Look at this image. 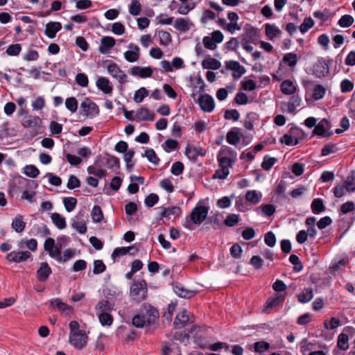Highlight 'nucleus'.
<instances>
[{
    "label": "nucleus",
    "instance_id": "nucleus-1",
    "mask_svg": "<svg viewBox=\"0 0 355 355\" xmlns=\"http://www.w3.org/2000/svg\"><path fill=\"white\" fill-rule=\"evenodd\" d=\"M216 159L219 168L215 171L212 178L225 180L230 174V168L234 166L237 160V153L229 146H222Z\"/></svg>",
    "mask_w": 355,
    "mask_h": 355
},
{
    "label": "nucleus",
    "instance_id": "nucleus-2",
    "mask_svg": "<svg viewBox=\"0 0 355 355\" xmlns=\"http://www.w3.org/2000/svg\"><path fill=\"white\" fill-rule=\"evenodd\" d=\"M148 295V287L144 279H134L130 287V297L132 300L140 302L145 300Z\"/></svg>",
    "mask_w": 355,
    "mask_h": 355
},
{
    "label": "nucleus",
    "instance_id": "nucleus-3",
    "mask_svg": "<svg viewBox=\"0 0 355 355\" xmlns=\"http://www.w3.org/2000/svg\"><path fill=\"white\" fill-rule=\"evenodd\" d=\"M99 107L96 103L89 98H85L80 103V114L89 119L98 116Z\"/></svg>",
    "mask_w": 355,
    "mask_h": 355
},
{
    "label": "nucleus",
    "instance_id": "nucleus-4",
    "mask_svg": "<svg viewBox=\"0 0 355 355\" xmlns=\"http://www.w3.org/2000/svg\"><path fill=\"white\" fill-rule=\"evenodd\" d=\"M44 249L51 258L58 261L61 253L62 245L60 243L56 244L54 239L49 237L44 241Z\"/></svg>",
    "mask_w": 355,
    "mask_h": 355
},
{
    "label": "nucleus",
    "instance_id": "nucleus-5",
    "mask_svg": "<svg viewBox=\"0 0 355 355\" xmlns=\"http://www.w3.org/2000/svg\"><path fill=\"white\" fill-rule=\"evenodd\" d=\"M88 337L84 331L69 334V342L76 349H83L87 343Z\"/></svg>",
    "mask_w": 355,
    "mask_h": 355
},
{
    "label": "nucleus",
    "instance_id": "nucleus-6",
    "mask_svg": "<svg viewBox=\"0 0 355 355\" xmlns=\"http://www.w3.org/2000/svg\"><path fill=\"white\" fill-rule=\"evenodd\" d=\"M156 209L159 214V219H162L164 218L171 219L172 217L176 218H179L182 214V210L178 206H171L168 207L161 206L157 207Z\"/></svg>",
    "mask_w": 355,
    "mask_h": 355
},
{
    "label": "nucleus",
    "instance_id": "nucleus-7",
    "mask_svg": "<svg viewBox=\"0 0 355 355\" xmlns=\"http://www.w3.org/2000/svg\"><path fill=\"white\" fill-rule=\"evenodd\" d=\"M285 294L275 293L268 297L265 303L263 312L266 314L270 313L273 309L276 308L279 304L284 302L285 300Z\"/></svg>",
    "mask_w": 355,
    "mask_h": 355
},
{
    "label": "nucleus",
    "instance_id": "nucleus-8",
    "mask_svg": "<svg viewBox=\"0 0 355 355\" xmlns=\"http://www.w3.org/2000/svg\"><path fill=\"white\" fill-rule=\"evenodd\" d=\"M108 73L118 82L123 85L128 82V76L122 71L119 67L114 62L109 64L107 67Z\"/></svg>",
    "mask_w": 355,
    "mask_h": 355
},
{
    "label": "nucleus",
    "instance_id": "nucleus-9",
    "mask_svg": "<svg viewBox=\"0 0 355 355\" xmlns=\"http://www.w3.org/2000/svg\"><path fill=\"white\" fill-rule=\"evenodd\" d=\"M209 209L206 206L195 207L190 214L191 220L195 224L200 225L207 216Z\"/></svg>",
    "mask_w": 355,
    "mask_h": 355
},
{
    "label": "nucleus",
    "instance_id": "nucleus-10",
    "mask_svg": "<svg viewBox=\"0 0 355 355\" xmlns=\"http://www.w3.org/2000/svg\"><path fill=\"white\" fill-rule=\"evenodd\" d=\"M50 307L58 311L61 314L66 316H70L73 313V306L62 302L58 298L50 300Z\"/></svg>",
    "mask_w": 355,
    "mask_h": 355
},
{
    "label": "nucleus",
    "instance_id": "nucleus-11",
    "mask_svg": "<svg viewBox=\"0 0 355 355\" xmlns=\"http://www.w3.org/2000/svg\"><path fill=\"white\" fill-rule=\"evenodd\" d=\"M331 129L330 122L323 119L315 127L313 134L322 137H329L334 132Z\"/></svg>",
    "mask_w": 355,
    "mask_h": 355
},
{
    "label": "nucleus",
    "instance_id": "nucleus-12",
    "mask_svg": "<svg viewBox=\"0 0 355 355\" xmlns=\"http://www.w3.org/2000/svg\"><path fill=\"white\" fill-rule=\"evenodd\" d=\"M198 103L200 109L206 112H211L215 108L214 99L208 94L200 95L198 98Z\"/></svg>",
    "mask_w": 355,
    "mask_h": 355
},
{
    "label": "nucleus",
    "instance_id": "nucleus-13",
    "mask_svg": "<svg viewBox=\"0 0 355 355\" xmlns=\"http://www.w3.org/2000/svg\"><path fill=\"white\" fill-rule=\"evenodd\" d=\"M140 313L145 316L146 321L148 324H153L159 317L157 310L148 304H143Z\"/></svg>",
    "mask_w": 355,
    "mask_h": 355
},
{
    "label": "nucleus",
    "instance_id": "nucleus-14",
    "mask_svg": "<svg viewBox=\"0 0 355 355\" xmlns=\"http://www.w3.org/2000/svg\"><path fill=\"white\" fill-rule=\"evenodd\" d=\"M312 71L317 78H323L329 72V64L323 58H320L313 65Z\"/></svg>",
    "mask_w": 355,
    "mask_h": 355
},
{
    "label": "nucleus",
    "instance_id": "nucleus-15",
    "mask_svg": "<svg viewBox=\"0 0 355 355\" xmlns=\"http://www.w3.org/2000/svg\"><path fill=\"white\" fill-rule=\"evenodd\" d=\"M31 257V253L28 251H12L8 253L6 257L9 263H21L26 261Z\"/></svg>",
    "mask_w": 355,
    "mask_h": 355
},
{
    "label": "nucleus",
    "instance_id": "nucleus-16",
    "mask_svg": "<svg viewBox=\"0 0 355 355\" xmlns=\"http://www.w3.org/2000/svg\"><path fill=\"white\" fill-rule=\"evenodd\" d=\"M225 67L227 69L232 71V76L235 80L239 79L245 73V67L237 61H226Z\"/></svg>",
    "mask_w": 355,
    "mask_h": 355
},
{
    "label": "nucleus",
    "instance_id": "nucleus-17",
    "mask_svg": "<svg viewBox=\"0 0 355 355\" xmlns=\"http://www.w3.org/2000/svg\"><path fill=\"white\" fill-rule=\"evenodd\" d=\"M207 150L200 146L187 145L185 148V155L190 160H196L198 156L204 157Z\"/></svg>",
    "mask_w": 355,
    "mask_h": 355
},
{
    "label": "nucleus",
    "instance_id": "nucleus-18",
    "mask_svg": "<svg viewBox=\"0 0 355 355\" xmlns=\"http://www.w3.org/2000/svg\"><path fill=\"white\" fill-rule=\"evenodd\" d=\"M102 161L96 159L92 165L87 167V173L98 178H105L107 175V171L102 167Z\"/></svg>",
    "mask_w": 355,
    "mask_h": 355
},
{
    "label": "nucleus",
    "instance_id": "nucleus-19",
    "mask_svg": "<svg viewBox=\"0 0 355 355\" xmlns=\"http://www.w3.org/2000/svg\"><path fill=\"white\" fill-rule=\"evenodd\" d=\"M193 316L190 317L189 312L183 309L180 312H179L173 322V324L177 328H182L186 326L188 323L193 322L192 320Z\"/></svg>",
    "mask_w": 355,
    "mask_h": 355
},
{
    "label": "nucleus",
    "instance_id": "nucleus-20",
    "mask_svg": "<svg viewBox=\"0 0 355 355\" xmlns=\"http://www.w3.org/2000/svg\"><path fill=\"white\" fill-rule=\"evenodd\" d=\"M96 87L105 94L112 95L113 86L110 80L106 77H98L96 82Z\"/></svg>",
    "mask_w": 355,
    "mask_h": 355
},
{
    "label": "nucleus",
    "instance_id": "nucleus-21",
    "mask_svg": "<svg viewBox=\"0 0 355 355\" xmlns=\"http://www.w3.org/2000/svg\"><path fill=\"white\" fill-rule=\"evenodd\" d=\"M42 124V119L37 116L27 115L21 120V125L24 128H36Z\"/></svg>",
    "mask_w": 355,
    "mask_h": 355
},
{
    "label": "nucleus",
    "instance_id": "nucleus-22",
    "mask_svg": "<svg viewBox=\"0 0 355 355\" xmlns=\"http://www.w3.org/2000/svg\"><path fill=\"white\" fill-rule=\"evenodd\" d=\"M71 226L80 234H83L87 232V227L83 215H77L71 219Z\"/></svg>",
    "mask_w": 355,
    "mask_h": 355
},
{
    "label": "nucleus",
    "instance_id": "nucleus-23",
    "mask_svg": "<svg viewBox=\"0 0 355 355\" xmlns=\"http://www.w3.org/2000/svg\"><path fill=\"white\" fill-rule=\"evenodd\" d=\"M264 26L265 33L268 40L274 41L275 38L280 37L282 31L277 26L271 24H266Z\"/></svg>",
    "mask_w": 355,
    "mask_h": 355
},
{
    "label": "nucleus",
    "instance_id": "nucleus-24",
    "mask_svg": "<svg viewBox=\"0 0 355 355\" xmlns=\"http://www.w3.org/2000/svg\"><path fill=\"white\" fill-rule=\"evenodd\" d=\"M135 119L139 121H153L155 119V114L148 108L142 107L136 112Z\"/></svg>",
    "mask_w": 355,
    "mask_h": 355
},
{
    "label": "nucleus",
    "instance_id": "nucleus-25",
    "mask_svg": "<svg viewBox=\"0 0 355 355\" xmlns=\"http://www.w3.org/2000/svg\"><path fill=\"white\" fill-rule=\"evenodd\" d=\"M131 74L141 78H146L152 76L153 69L150 67H141L136 66L131 69Z\"/></svg>",
    "mask_w": 355,
    "mask_h": 355
},
{
    "label": "nucleus",
    "instance_id": "nucleus-26",
    "mask_svg": "<svg viewBox=\"0 0 355 355\" xmlns=\"http://www.w3.org/2000/svg\"><path fill=\"white\" fill-rule=\"evenodd\" d=\"M223 35L220 31L212 32L210 35L206 36L202 40V44H214L223 42Z\"/></svg>",
    "mask_w": 355,
    "mask_h": 355
},
{
    "label": "nucleus",
    "instance_id": "nucleus-27",
    "mask_svg": "<svg viewBox=\"0 0 355 355\" xmlns=\"http://www.w3.org/2000/svg\"><path fill=\"white\" fill-rule=\"evenodd\" d=\"M26 223L24 220V216L21 214H17L12 219L11 227L17 232L21 233L26 228Z\"/></svg>",
    "mask_w": 355,
    "mask_h": 355
},
{
    "label": "nucleus",
    "instance_id": "nucleus-28",
    "mask_svg": "<svg viewBox=\"0 0 355 355\" xmlns=\"http://www.w3.org/2000/svg\"><path fill=\"white\" fill-rule=\"evenodd\" d=\"M62 25L60 22L51 21L46 24L45 28V34L49 38L55 37L56 33L60 31Z\"/></svg>",
    "mask_w": 355,
    "mask_h": 355
},
{
    "label": "nucleus",
    "instance_id": "nucleus-29",
    "mask_svg": "<svg viewBox=\"0 0 355 355\" xmlns=\"http://www.w3.org/2000/svg\"><path fill=\"white\" fill-rule=\"evenodd\" d=\"M301 103L302 98L298 94L292 95L287 104V112L295 114L296 109L301 105Z\"/></svg>",
    "mask_w": 355,
    "mask_h": 355
},
{
    "label": "nucleus",
    "instance_id": "nucleus-30",
    "mask_svg": "<svg viewBox=\"0 0 355 355\" xmlns=\"http://www.w3.org/2000/svg\"><path fill=\"white\" fill-rule=\"evenodd\" d=\"M261 193L256 190L248 191L245 196L246 201H248V202H249L251 205H255L258 204L261 201Z\"/></svg>",
    "mask_w": 355,
    "mask_h": 355
},
{
    "label": "nucleus",
    "instance_id": "nucleus-31",
    "mask_svg": "<svg viewBox=\"0 0 355 355\" xmlns=\"http://www.w3.org/2000/svg\"><path fill=\"white\" fill-rule=\"evenodd\" d=\"M112 309L113 304L106 300L99 301L95 306V312L96 315L107 313Z\"/></svg>",
    "mask_w": 355,
    "mask_h": 355
},
{
    "label": "nucleus",
    "instance_id": "nucleus-32",
    "mask_svg": "<svg viewBox=\"0 0 355 355\" xmlns=\"http://www.w3.org/2000/svg\"><path fill=\"white\" fill-rule=\"evenodd\" d=\"M51 268L46 262H42L37 271V277L40 281H45L51 274Z\"/></svg>",
    "mask_w": 355,
    "mask_h": 355
},
{
    "label": "nucleus",
    "instance_id": "nucleus-33",
    "mask_svg": "<svg viewBox=\"0 0 355 355\" xmlns=\"http://www.w3.org/2000/svg\"><path fill=\"white\" fill-rule=\"evenodd\" d=\"M280 87L282 92L286 95H293L297 90L296 86L290 80H284L281 83Z\"/></svg>",
    "mask_w": 355,
    "mask_h": 355
},
{
    "label": "nucleus",
    "instance_id": "nucleus-34",
    "mask_svg": "<svg viewBox=\"0 0 355 355\" xmlns=\"http://www.w3.org/2000/svg\"><path fill=\"white\" fill-rule=\"evenodd\" d=\"M173 291L178 296L183 298H191L194 295L193 291L185 288L180 284L174 286Z\"/></svg>",
    "mask_w": 355,
    "mask_h": 355
},
{
    "label": "nucleus",
    "instance_id": "nucleus-35",
    "mask_svg": "<svg viewBox=\"0 0 355 355\" xmlns=\"http://www.w3.org/2000/svg\"><path fill=\"white\" fill-rule=\"evenodd\" d=\"M318 347H321V346L318 347L316 343L309 342L307 339H304L300 344V350L303 355H309L310 352Z\"/></svg>",
    "mask_w": 355,
    "mask_h": 355
},
{
    "label": "nucleus",
    "instance_id": "nucleus-36",
    "mask_svg": "<svg viewBox=\"0 0 355 355\" xmlns=\"http://www.w3.org/2000/svg\"><path fill=\"white\" fill-rule=\"evenodd\" d=\"M313 297V292L311 288H304L297 295L298 301L304 304L310 302Z\"/></svg>",
    "mask_w": 355,
    "mask_h": 355
},
{
    "label": "nucleus",
    "instance_id": "nucleus-37",
    "mask_svg": "<svg viewBox=\"0 0 355 355\" xmlns=\"http://www.w3.org/2000/svg\"><path fill=\"white\" fill-rule=\"evenodd\" d=\"M17 246L19 249L26 247L30 250L35 252L37 248V241L35 239H22L17 243Z\"/></svg>",
    "mask_w": 355,
    "mask_h": 355
},
{
    "label": "nucleus",
    "instance_id": "nucleus-38",
    "mask_svg": "<svg viewBox=\"0 0 355 355\" xmlns=\"http://www.w3.org/2000/svg\"><path fill=\"white\" fill-rule=\"evenodd\" d=\"M53 223L59 230H63L66 227L67 223L65 218L58 213H53L51 216Z\"/></svg>",
    "mask_w": 355,
    "mask_h": 355
},
{
    "label": "nucleus",
    "instance_id": "nucleus-39",
    "mask_svg": "<svg viewBox=\"0 0 355 355\" xmlns=\"http://www.w3.org/2000/svg\"><path fill=\"white\" fill-rule=\"evenodd\" d=\"M220 62L213 58H208L202 61V67L207 69L216 70L220 67Z\"/></svg>",
    "mask_w": 355,
    "mask_h": 355
},
{
    "label": "nucleus",
    "instance_id": "nucleus-40",
    "mask_svg": "<svg viewBox=\"0 0 355 355\" xmlns=\"http://www.w3.org/2000/svg\"><path fill=\"white\" fill-rule=\"evenodd\" d=\"M311 209L312 212L315 214H319L324 211L325 210V207L324 205L322 199H313L311 205Z\"/></svg>",
    "mask_w": 355,
    "mask_h": 355
},
{
    "label": "nucleus",
    "instance_id": "nucleus-41",
    "mask_svg": "<svg viewBox=\"0 0 355 355\" xmlns=\"http://www.w3.org/2000/svg\"><path fill=\"white\" fill-rule=\"evenodd\" d=\"M343 185L348 192H354L355 191V172L351 171L347 176Z\"/></svg>",
    "mask_w": 355,
    "mask_h": 355
},
{
    "label": "nucleus",
    "instance_id": "nucleus-42",
    "mask_svg": "<svg viewBox=\"0 0 355 355\" xmlns=\"http://www.w3.org/2000/svg\"><path fill=\"white\" fill-rule=\"evenodd\" d=\"M174 28L181 32H185L189 29V20L184 18H178L175 21Z\"/></svg>",
    "mask_w": 355,
    "mask_h": 355
},
{
    "label": "nucleus",
    "instance_id": "nucleus-43",
    "mask_svg": "<svg viewBox=\"0 0 355 355\" xmlns=\"http://www.w3.org/2000/svg\"><path fill=\"white\" fill-rule=\"evenodd\" d=\"M124 57L130 62L137 61L139 58V48L135 46L134 50L125 52Z\"/></svg>",
    "mask_w": 355,
    "mask_h": 355
},
{
    "label": "nucleus",
    "instance_id": "nucleus-44",
    "mask_svg": "<svg viewBox=\"0 0 355 355\" xmlns=\"http://www.w3.org/2000/svg\"><path fill=\"white\" fill-rule=\"evenodd\" d=\"M235 207L241 212H245L250 209L248 205V201L241 196L236 198Z\"/></svg>",
    "mask_w": 355,
    "mask_h": 355
},
{
    "label": "nucleus",
    "instance_id": "nucleus-45",
    "mask_svg": "<svg viewBox=\"0 0 355 355\" xmlns=\"http://www.w3.org/2000/svg\"><path fill=\"white\" fill-rule=\"evenodd\" d=\"M270 348V343L265 340H260L254 343V351L257 353H263L268 351Z\"/></svg>",
    "mask_w": 355,
    "mask_h": 355
},
{
    "label": "nucleus",
    "instance_id": "nucleus-46",
    "mask_svg": "<svg viewBox=\"0 0 355 355\" xmlns=\"http://www.w3.org/2000/svg\"><path fill=\"white\" fill-rule=\"evenodd\" d=\"M77 199L73 197H64L63 198V204L65 209L68 212H71L74 210L77 205Z\"/></svg>",
    "mask_w": 355,
    "mask_h": 355
},
{
    "label": "nucleus",
    "instance_id": "nucleus-47",
    "mask_svg": "<svg viewBox=\"0 0 355 355\" xmlns=\"http://www.w3.org/2000/svg\"><path fill=\"white\" fill-rule=\"evenodd\" d=\"M105 164L108 168L114 169L119 168L120 166L119 159L115 156L107 155L104 158Z\"/></svg>",
    "mask_w": 355,
    "mask_h": 355
},
{
    "label": "nucleus",
    "instance_id": "nucleus-48",
    "mask_svg": "<svg viewBox=\"0 0 355 355\" xmlns=\"http://www.w3.org/2000/svg\"><path fill=\"white\" fill-rule=\"evenodd\" d=\"M349 338L345 334H340L338 336L337 347L341 350L345 351L349 347L348 344Z\"/></svg>",
    "mask_w": 355,
    "mask_h": 355
},
{
    "label": "nucleus",
    "instance_id": "nucleus-49",
    "mask_svg": "<svg viewBox=\"0 0 355 355\" xmlns=\"http://www.w3.org/2000/svg\"><path fill=\"white\" fill-rule=\"evenodd\" d=\"M261 210L263 214L268 217L271 216L276 211V207L273 205L266 204L262 205L256 208V211Z\"/></svg>",
    "mask_w": 355,
    "mask_h": 355
},
{
    "label": "nucleus",
    "instance_id": "nucleus-50",
    "mask_svg": "<svg viewBox=\"0 0 355 355\" xmlns=\"http://www.w3.org/2000/svg\"><path fill=\"white\" fill-rule=\"evenodd\" d=\"M91 216L92 218V220L94 223H100L102 221L103 218V211L101 210V208L98 205H94L92 212Z\"/></svg>",
    "mask_w": 355,
    "mask_h": 355
},
{
    "label": "nucleus",
    "instance_id": "nucleus-51",
    "mask_svg": "<svg viewBox=\"0 0 355 355\" xmlns=\"http://www.w3.org/2000/svg\"><path fill=\"white\" fill-rule=\"evenodd\" d=\"M235 198L234 194L230 196H224L220 199L218 200L216 205L221 209L230 207L232 205V200Z\"/></svg>",
    "mask_w": 355,
    "mask_h": 355
},
{
    "label": "nucleus",
    "instance_id": "nucleus-52",
    "mask_svg": "<svg viewBox=\"0 0 355 355\" xmlns=\"http://www.w3.org/2000/svg\"><path fill=\"white\" fill-rule=\"evenodd\" d=\"M284 62L289 67H294L296 65L298 56L295 53H286L283 58Z\"/></svg>",
    "mask_w": 355,
    "mask_h": 355
},
{
    "label": "nucleus",
    "instance_id": "nucleus-53",
    "mask_svg": "<svg viewBox=\"0 0 355 355\" xmlns=\"http://www.w3.org/2000/svg\"><path fill=\"white\" fill-rule=\"evenodd\" d=\"M277 162V159L276 158L265 155L261 163V167L265 171H269Z\"/></svg>",
    "mask_w": 355,
    "mask_h": 355
},
{
    "label": "nucleus",
    "instance_id": "nucleus-54",
    "mask_svg": "<svg viewBox=\"0 0 355 355\" xmlns=\"http://www.w3.org/2000/svg\"><path fill=\"white\" fill-rule=\"evenodd\" d=\"M97 316L103 326H111L113 323V317L108 312L98 314Z\"/></svg>",
    "mask_w": 355,
    "mask_h": 355
},
{
    "label": "nucleus",
    "instance_id": "nucleus-55",
    "mask_svg": "<svg viewBox=\"0 0 355 355\" xmlns=\"http://www.w3.org/2000/svg\"><path fill=\"white\" fill-rule=\"evenodd\" d=\"M234 89V86H227L226 88H220L216 92V98L220 101H224L227 98L228 92H232Z\"/></svg>",
    "mask_w": 355,
    "mask_h": 355
},
{
    "label": "nucleus",
    "instance_id": "nucleus-56",
    "mask_svg": "<svg viewBox=\"0 0 355 355\" xmlns=\"http://www.w3.org/2000/svg\"><path fill=\"white\" fill-rule=\"evenodd\" d=\"M178 146V142L176 140L172 139H166L162 144L163 149L167 153L175 150L177 149Z\"/></svg>",
    "mask_w": 355,
    "mask_h": 355
},
{
    "label": "nucleus",
    "instance_id": "nucleus-57",
    "mask_svg": "<svg viewBox=\"0 0 355 355\" xmlns=\"http://www.w3.org/2000/svg\"><path fill=\"white\" fill-rule=\"evenodd\" d=\"M288 132L293 136L294 139L297 141V143L303 140L305 137L304 132L300 128H291Z\"/></svg>",
    "mask_w": 355,
    "mask_h": 355
},
{
    "label": "nucleus",
    "instance_id": "nucleus-58",
    "mask_svg": "<svg viewBox=\"0 0 355 355\" xmlns=\"http://www.w3.org/2000/svg\"><path fill=\"white\" fill-rule=\"evenodd\" d=\"M65 106L71 113H75L78 110V101L75 97H69L65 100Z\"/></svg>",
    "mask_w": 355,
    "mask_h": 355
},
{
    "label": "nucleus",
    "instance_id": "nucleus-59",
    "mask_svg": "<svg viewBox=\"0 0 355 355\" xmlns=\"http://www.w3.org/2000/svg\"><path fill=\"white\" fill-rule=\"evenodd\" d=\"M148 95V90L145 87H141L135 92L134 101L137 103H141Z\"/></svg>",
    "mask_w": 355,
    "mask_h": 355
},
{
    "label": "nucleus",
    "instance_id": "nucleus-60",
    "mask_svg": "<svg viewBox=\"0 0 355 355\" xmlns=\"http://www.w3.org/2000/svg\"><path fill=\"white\" fill-rule=\"evenodd\" d=\"M141 11V5L140 2L138 0H132L129 7V12L134 16H137L140 14Z\"/></svg>",
    "mask_w": 355,
    "mask_h": 355
},
{
    "label": "nucleus",
    "instance_id": "nucleus-61",
    "mask_svg": "<svg viewBox=\"0 0 355 355\" xmlns=\"http://www.w3.org/2000/svg\"><path fill=\"white\" fill-rule=\"evenodd\" d=\"M145 156L150 162L155 165H157L160 161L159 157L157 156L155 150L152 148H147L146 150Z\"/></svg>",
    "mask_w": 355,
    "mask_h": 355
},
{
    "label": "nucleus",
    "instance_id": "nucleus-62",
    "mask_svg": "<svg viewBox=\"0 0 355 355\" xmlns=\"http://www.w3.org/2000/svg\"><path fill=\"white\" fill-rule=\"evenodd\" d=\"M326 89L322 85H317L315 86L313 93V98L314 100H320L322 98L325 94Z\"/></svg>",
    "mask_w": 355,
    "mask_h": 355
},
{
    "label": "nucleus",
    "instance_id": "nucleus-63",
    "mask_svg": "<svg viewBox=\"0 0 355 355\" xmlns=\"http://www.w3.org/2000/svg\"><path fill=\"white\" fill-rule=\"evenodd\" d=\"M157 37L159 40L160 44H168L171 41V36L170 33L164 31H159L157 32Z\"/></svg>",
    "mask_w": 355,
    "mask_h": 355
},
{
    "label": "nucleus",
    "instance_id": "nucleus-64",
    "mask_svg": "<svg viewBox=\"0 0 355 355\" xmlns=\"http://www.w3.org/2000/svg\"><path fill=\"white\" fill-rule=\"evenodd\" d=\"M354 20L352 16L349 15H345L340 17V19L338 21V24L340 26L343 28H347L350 26L353 23Z\"/></svg>",
    "mask_w": 355,
    "mask_h": 355
}]
</instances>
